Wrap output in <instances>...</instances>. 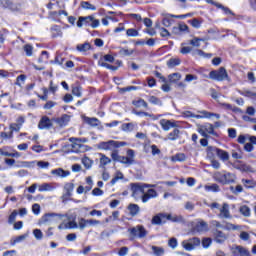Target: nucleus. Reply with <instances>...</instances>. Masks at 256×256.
I'll return each mask as SVG.
<instances>
[{
    "mask_svg": "<svg viewBox=\"0 0 256 256\" xmlns=\"http://www.w3.org/2000/svg\"><path fill=\"white\" fill-rule=\"evenodd\" d=\"M51 174L55 175L56 177L65 178V177H69L71 175V172L65 171L62 168H58V169L52 170Z\"/></svg>",
    "mask_w": 256,
    "mask_h": 256,
    "instance_id": "nucleus-24",
    "label": "nucleus"
},
{
    "mask_svg": "<svg viewBox=\"0 0 256 256\" xmlns=\"http://www.w3.org/2000/svg\"><path fill=\"white\" fill-rule=\"evenodd\" d=\"M33 235H34L35 239H37L38 241H41V239H43V232H41V230H39V229H34Z\"/></svg>",
    "mask_w": 256,
    "mask_h": 256,
    "instance_id": "nucleus-59",
    "label": "nucleus"
},
{
    "mask_svg": "<svg viewBox=\"0 0 256 256\" xmlns=\"http://www.w3.org/2000/svg\"><path fill=\"white\" fill-rule=\"evenodd\" d=\"M200 113H201V115H195L191 111H184L182 113V115L186 119H189V118H194V119H211V117H216V119H221V116L219 114L210 113V112L205 111V110L201 111Z\"/></svg>",
    "mask_w": 256,
    "mask_h": 256,
    "instance_id": "nucleus-3",
    "label": "nucleus"
},
{
    "mask_svg": "<svg viewBox=\"0 0 256 256\" xmlns=\"http://www.w3.org/2000/svg\"><path fill=\"white\" fill-rule=\"evenodd\" d=\"M135 115H138V117H151L154 121H157V119H159V117H161V115H158V116H154V115H151L147 112H134Z\"/></svg>",
    "mask_w": 256,
    "mask_h": 256,
    "instance_id": "nucleus-42",
    "label": "nucleus"
},
{
    "mask_svg": "<svg viewBox=\"0 0 256 256\" xmlns=\"http://www.w3.org/2000/svg\"><path fill=\"white\" fill-rule=\"evenodd\" d=\"M181 80V74L180 73H172L168 75V81L169 83H177V81Z\"/></svg>",
    "mask_w": 256,
    "mask_h": 256,
    "instance_id": "nucleus-37",
    "label": "nucleus"
},
{
    "mask_svg": "<svg viewBox=\"0 0 256 256\" xmlns=\"http://www.w3.org/2000/svg\"><path fill=\"white\" fill-rule=\"evenodd\" d=\"M160 125L164 131H169V129H173V127H177V124L171 120L162 119L160 121Z\"/></svg>",
    "mask_w": 256,
    "mask_h": 256,
    "instance_id": "nucleus-19",
    "label": "nucleus"
},
{
    "mask_svg": "<svg viewBox=\"0 0 256 256\" xmlns=\"http://www.w3.org/2000/svg\"><path fill=\"white\" fill-rule=\"evenodd\" d=\"M200 245L201 240L197 237L182 241V247L185 249V251H193L195 247H199Z\"/></svg>",
    "mask_w": 256,
    "mask_h": 256,
    "instance_id": "nucleus-6",
    "label": "nucleus"
},
{
    "mask_svg": "<svg viewBox=\"0 0 256 256\" xmlns=\"http://www.w3.org/2000/svg\"><path fill=\"white\" fill-rule=\"evenodd\" d=\"M84 123H87L88 125H91V127H97L99 125V119L97 118H89V117H83Z\"/></svg>",
    "mask_w": 256,
    "mask_h": 256,
    "instance_id": "nucleus-33",
    "label": "nucleus"
},
{
    "mask_svg": "<svg viewBox=\"0 0 256 256\" xmlns=\"http://www.w3.org/2000/svg\"><path fill=\"white\" fill-rule=\"evenodd\" d=\"M220 213L218 217L220 219H232L231 211L229 210V204L223 203L222 207L219 209Z\"/></svg>",
    "mask_w": 256,
    "mask_h": 256,
    "instance_id": "nucleus-11",
    "label": "nucleus"
},
{
    "mask_svg": "<svg viewBox=\"0 0 256 256\" xmlns=\"http://www.w3.org/2000/svg\"><path fill=\"white\" fill-rule=\"evenodd\" d=\"M73 189H75V184L73 183H66L64 185V195L63 198L64 199H69V197H71L72 193H73Z\"/></svg>",
    "mask_w": 256,
    "mask_h": 256,
    "instance_id": "nucleus-20",
    "label": "nucleus"
},
{
    "mask_svg": "<svg viewBox=\"0 0 256 256\" xmlns=\"http://www.w3.org/2000/svg\"><path fill=\"white\" fill-rule=\"evenodd\" d=\"M239 212L244 217H251V208H249V206H247V205L241 206L240 209H239Z\"/></svg>",
    "mask_w": 256,
    "mask_h": 256,
    "instance_id": "nucleus-36",
    "label": "nucleus"
},
{
    "mask_svg": "<svg viewBox=\"0 0 256 256\" xmlns=\"http://www.w3.org/2000/svg\"><path fill=\"white\" fill-rule=\"evenodd\" d=\"M98 65H100V67L110 69L111 71H117V69H119L117 66H112L109 63L105 62V60H99Z\"/></svg>",
    "mask_w": 256,
    "mask_h": 256,
    "instance_id": "nucleus-39",
    "label": "nucleus"
},
{
    "mask_svg": "<svg viewBox=\"0 0 256 256\" xmlns=\"http://www.w3.org/2000/svg\"><path fill=\"white\" fill-rule=\"evenodd\" d=\"M56 221H62L59 225V227H62V225H66V227L69 226V217L65 215L58 214V218Z\"/></svg>",
    "mask_w": 256,
    "mask_h": 256,
    "instance_id": "nucleus-40",
    "label": "nucleus"
},
{
    "mask_svg": "<svg viewBox=\"0 0 256 256\" xmlns=\"http://www.w3.org/2000/svg\"><path fill=\"white\" fill-rule=\"evenodd\" d=\"M218 103H220L221 107L224 108L226 111H233V113H241V108L237 106H233L229 103L221 102V100H218Z\"/></svg>",
    "mask_w": 256,
    "mask_h": 256,
    "instance_id": "nucleus-18",
    "label": "nucleus"
},
{
    "mask_svg": "<svg viewBox=\"0 0 256 256\" xmlns=\"http://www.w3.org/2000/svg\"><path fill=\"white\" fill-rule=\"evenodd\" d=\"M111 157L113 161H117L119 163V160L121 159V156L119 155V151L112 150Z\"/></svg>",
    "mask_w": 256,
    "mask_h": 256,
    "instance_id": "nucleus-62",
    "label": "nucleus"
},
{
    "mask_svg": "<svg viewBox=\"0 0 256 256\" xmlns=\"http://www.w3.org/2000/svg\"><path fill=\"white\" fill-rule=\"evenodd\" d=\"M214 129L212 124H204L198 125L197 131L202 137H209V135H213Z\"/></svg>",
    "mask_w": 256,
    "mask_h": 256,
    "instance_id": "nucleus-9",
    "label": "nucleus"
},
{
    "mask_svg": "<svg viewBox=\"0 0 256 256\" xmlns=\"http://www.w3.org/2000/svg\"><path fill=\"white\" fill-rule=\"evenodd\" d=\"M241 182L246 189H253L256 186L255 180L242 179Z\"/></svg>",
    "mask_w": 256,
    "mask_h": 256,
    "instance_id": "nucleus-35",
    "label": "nucleus"
},
{
    "mask_svg": "<svg viewBox=\"0 0 256 256\" xmlns=\"http://www.w3.org/2000/svg\"><path fill=\"white\" fill-rule=\"evenodd\" d=\"M82 165H84L85 169H91L93 167V160L86 156L82 158Z\"/></svg>",
    "mask_w": 256,
    "mask_h": 256,
    "instance_id": "nucleus-41",
    "label": "nucleus"
},
{
    "mask_svg": "<svg viewBox=\"0 0 256 256\" xmlns=\"http://www.w3.org/2000/svg\"><path fill=\"white\" fill-rule=\"evenodd\" d=\"M0 5H2V7H5V9H10L11 11L21 10V4H15L11 2V0H1Z\"/></svg>",
    "mask_w": 256,
    "mask_h": 256,
    "instance_id": "nucleus-12",
    "label": "nucleus"
},
{
    "mask_svg": "<svg viewBox=\"0 0 256 256\" xmlns=\"http://www.w3.org/2000/svg\"><path fill=\"white\" fill-rule=\"evenodd\" d=\"M24 52L27 55V57H31V55H33V46L26 44L24 46Z\"/></svg>",
    "mask_w": 256,
    "mask_h": 256,
    "instance_id": "nucleus-54",
    "label": "nucleus"
},
{
    "mask_svg": "<svg viewBox=\"0 0 256 256\" xmlns=\"http://www.w3.org/2000/svg\"><path fill=\"white\" fill-rule=\"evenodd\" d=\"M69 121H71V116L67 114H63L60 118L54 119V123H56L58 127H67V125H69Z\"/></svg>",
    "mask_w": 256,
    "mask_h": 256,
    "instance_id": "nucleus-14",
    "label": "nucleus"
},
{
    "mask_svg": "<svg viewBox=\"0 0 256 256\" xmlns=\"http://www.w3.org/2000/svg\"><path fill=\"white\" fill-rule=\"evenodd\" d=\"M165 223V213H159L152 218V225H163Z\"/></svg>",
    "mask_w": 256,
    "mask_h": 256,
    "instance_id": "nucleus-22",
    "label": "nucleus"
},
{
    "mask_svg": "<svg viewBox=\"0 0 256 256\" xmlns=\"http://www.w3.org/2000/svg\"><path fill=\"white\" fill-rule=\"evenodd\" d=\"M195 230L198 233H203V231H208L209 230V225L205 221H200L196 224Z\"/></svg>",
    "mask_w": 256,
    "mask_h": 256,
    "instance_id": "nucleus-26",
    "label": "nucleus"
},
{
    "mask_svg": "<svg viewBox=\"0 0 256 256\" xmlns=\"http://www.w3.org/2000/svg\"><path fill=\"white\" fill-rule=\"evenodd\" d=\"M224 229L226 231H240L241 226L237 224H233L231 222H226L224 225Z\"/></svg>",
    "mask_w": 256,
    "mask_h": 256,
    "instance_id": "nucleus-29",
    "label": "nucleus"
},
{
    "mask_svg": "<svg viewBox=\"0 0 256 256\" xmlns=\"http://www.w3.org/2000/svg\"><path fill=\"white\" fill-rule=\"evenodd\" d=\"M53 127V122L48 116H43L39 123H38V129H51Z\"/></svg>",
    "mask_w": 256,
    "mask_h": 256,
    "instance_id": "nucleus-13",
    "label": "nucleus"
},
{
    "mask_svg": "<svg viewBox=\"0 0 256 256\" xmlns=\"http://www.w3.org/2000/svg\"><path fill=\"white\" fill-rule=\"evenodd\" d=\"M38 191L40 193L55 191V186H53V184H51V183H42V184L38 185Z\"/></svg>",
    "mask_w": 256,
    "mask_h": 256,
    "instance_id": "nucleus-21",
    "label": "nucleus"
},
{
    "mask_svg": "<svg viewBox=\"0 0 256 256\" xmlns=\"http://www.w3.org/2000/svg\"><path fill=\"white\" fill-rule=\"evenodd\" d=\"M187 160V156L183 153H178L171 157L172 163H183V161Z\"/></svg>",
    "mask_w": 256,
    "mask_h": 256,
    "instance_id": "nucleus-28",
    "label": "nucleus"
},
{
    "mask_svg": "<svg viewBox=\"0 0 256 256\" xmlns=\"http://www.w3.org/2000/svg\"><path fill=\"white\" fill-rule=\"evenodd\" d=\"M181 65V60L179 58H171L167 61V67L169 69H173V67H177Z\"/></svg>",
    "mask_w": 256,
    "mask_h": 256,
    "instance_id": "nucleus-31",
    "label": "nucleus"
},
{
    "mask_svg": "<svg viewBox=\"0 0 256 256\" xmlns=\"http://www.w3.org/2000/svg\"><path fill=\"white\" fill-rule=\"evenodd\" d=\"M213 179L221 185H231V183H236L237 175L228 171H222L214 173Z\"/></svg>",
    "mask_w": 256,
    "mask_h": 256,
    "instance_id": "nucleus-1",
    "label": "nucleus"
},
{
    "mask_svg": "<svg viewBox=\"0 0 256 256\" xmlns=\"http://www.w3.org/2000/svg\"><path fill=\"white\" fill-rule=\"evenodd\" d=\"M127 145H129L127 142L109 140L107 142H100L98 144V149H102L103 151H114L121 147H127Z\"/></svg>",
    "mask_w": 256,
    "mask_h": 256,
    "instance_id": "nucleus-2",
    "label": "nucleus"
},
{
    "mask_svg": "<svg viewBox=\"0 0 256 256\" xmlns=\"http://www.w3.org/2000/svg\"><path fill=\"white\" fill-rule=\"evenodd\" d=\"M214 241L219 244H222L227 241V234L221 230H215L214 232Z\"/></svg>",
    "mask_w": 256,
    "mask_h": 256,
    "instance_id": "nucleus-17",
    "label": "nucleus"
},
{
    "mask_svg": "<svg viewBox=\"0 0 256 256\" xmlns=\"http://www.w3.org/2000/svg\"><path fill=\"white\" fill-rule=\"evenodd\" d=\"M27 239V234L17 236L13 242L12 245H17V243H21V241H25Z\"/></svg>",
    "mask_w": 256,
    "mask_h": 256,
    "instance_id": "nucleus-55",
    "label": "nucleus"
},
{
    "mask_svg": "<svg viewBox=\"0 0 256 256\" xmlns=\"http://www.w3.org/2000/svg\"><path fill=\"white\" fill-rule=\"evenodd\" d=\"M128 231L132 237H138L139 239H145L147 237V230L141 225L130 228Z\"/></svg>",
    "mask_w": 256,
    "mask_h": 256,
    "instance_id": "nucleus-7",
    "label": "nucleus"
},
{
    "mask_svg": "<svg viewBox=\"0 0 256 256\" xmlns=\"http://www.w3.org/2000/svg\"><path fill=\"white\" fill-rule=\"evenodd\" d=\"M133 105H135V107H147V102H145V100L140 99L137 101H133Z\"/></svg>",
    "mask_w": 256,
    "mask_h": 256,
    "instance_id": "nucleus-63",
    "label": "nucleus"
},
{
    "mask_svg": "<svg viewBox=\"0 0 256 256\" xmlns=\"http://www.w3.org/2000/svg\"><path fill=\"white\" fill-rule=\"evenodd\" d=\"M78 227L79 225H77V222L68 220V226L67 225L58 226V229L62 231L64 229H77Z\"/></svg>",
    "mask_w": 256,
    "mask_h": 256,
    "instance_id": "nucleus-30",
    "label": "nucleus"
},
{
    "mask_svg": "<svg viewBox=\"0 0 256 256\" xmlns=\"http://www.w3.org/2000/svg\"><path fill=\"white\" fill-rule=\"evenodd\" d=\"M168 221H173L174 223H177L179 221H181V217L177 216V215H172V214H167L165 213V223H167Z\"/></svg>",
    "mask_w": 256,
    "mask_h": 256,
    "instance_id": "nucleus-38",
    "label": "nucleus"
},
{
    "mask_svg": "<svg viewBox=\"0 0 256 256\" xmlns=\"http://www.w3.org/2000/svg\"><path fill=\"white\" fill-rule=\"evenodd\" d=\"M0 137L1 139H3V141H7L9 139H13V132H1L0 133Z\"/></svg>",
    "mask_w": 256,
    "mask_h": 256,
    "instance_id": "nucleus-51",
    "label": "nucleus"
},
{
    "mask_svg": "<svg viewBox=\"0 0 256 256\" xmlns=\"http://www.w3.org/2000/svg\"><path fill=\"white\" fill-rule=\"evenodd\" d=\"M232 253L235 256H251V253L249 252V250H247L243 246H235V247H233L232 248Z\"/></svg>",
    "mask_w": 256,
    "mask_h": 256,
    "instance_id": "nucleus-15",
    "label": "nucleus"
},
{
    "mask_svg": "<svg viewBox=\"0 0 256 256\" xmlns=\"http://www.w3.org/2000/svg\"><path fill=\"white\" fill-rule=\"evenodd\" d=\"M230 191L234 193V195H239V193H243V186L237 185L236 187L230 186Z\"/></svg>",
    "mask_w": 256,
    "mask_h": 256,
    "instance_id": "nucleus-49",
    "label": "nucleus"
},
{
    "mask_svg": "<svg viewBox=\"0 0 256 256\" xmlns=\"http://www.w3.org/2000/svg\"><path fill=\"white\" fill-rule=\"evenodd\" d=\"M81 91H82L81 86L72 87V95H75L76 97H81V95H82Z\"/></svg>",
    "mask_w": 256,
    "mask_h": 256,
    "instance_id": "nucleus-53",
    "label": "nucleus"
},
{
    "mask_svg": "<svg viewBox=\"0 0 256 256\" xmlns=\"http://www.w3.org/2000/svg\"><path fill=\"white\" fill-rule=\"evenodd\" d=\"M58 216L59 214L55 213L45 214L44 216L41 217L39 225H51L53 221H57Z\"/></svg>",
    "mask_w": 256,
    "mask_h": 256,
    "instance_id": "nucleus-10",
    "label": "nucleus"
},
{
    "mask_svg": "<svg viewBox=\"0 0 256 256\" xmlns=\"http://www.w3.org/2000/svg\"><path fill=\"white\" fill-rule=\"evenodd\" d=\"M216 155H217V157H219V159L221 160V161H229V152H227V151H225V150H222V149H219V148H217L216 149Z\"/></svg>",
    "mask_w": 256,
    "mask_h": 256,
    "instance_id": "nucleus-25",
    "label": "nucleus"
},
{
    "mask_svg": "<svg viewBox=\"0 0 256 256\" xmlns=\"http://www.w3.org/2000/svg\"><path fill=\"white\" fill-rule=\"evenodd\" d=\"M209 79L213 81H225L229 79V74L225 67H220L218 70H213L209 73Z\"/></svg>",
    "mask_w": 256,
    "mask_h": 256,
    "instance_id": "nucleus-5",
    "label": "nucleus"
},
{
    "mask_svg": "<svg viewBox=\"0 0 256 256\" xmlns=\"http://www.w3.org/2000/svg\"><path fill=\"white\" fill-rule=\"evenodd\" d=\"M36 165L40 168V169H49V162H45V161H36L35 162Z\"/></svg>",
    "mask_w": 256,
    "mask_h": 256,
    "instance_id": "nucleus-56",
    "label": "nucleus"
},
{
    "mask_svg": "<svg viewBox=\"0 0 256 256\" xmlns=\"http://www.w3.org/2000/svg\"><path fill=\"white\" fill-rule=\"evenodd\" d=\"M118 163H122V165H133L135 163V151L133 149L127 150V156H120V160Z\"/></svg>",
    "mask_w": 256,
    "mask_h": 256,
    "instance_id": "nucleus-8",
    "label": "nucleus"
},
{
    "mask_svg": "<svg viewBox=\"0 0 256 256\" xmlns=\"http://www.w3.org/2000/svg\"><path fill=\"white\" fill-rule=\"evenodd\" d=\"M119 53L123 55L124 57H129L130 55H133V50H129L126 48H121Z\"/></svg>",
    "mask_w": 256,
    "mask_h": 256,
    "instance_id": "nucleus-58",
    "label": "nucleus"
},
{
    "mask_svg": "<svg viewBox=\"0 0 256 256\" xmlns=\"http://www.w3.org/2000/svg\"><path fill=\"white\" fill-rule=\"evenodd\" d=\"M126 35L128 37H139V31L133 29V28H130L126 31Z\"/></svg>",
    "mask_w": 256,
    "mask_h": 256,
    "instance_id": "nucleus-52",
    "label": "nucleus"
},
{
    "mask_svg": "<svg viewBox=\"0 0 256 256\" xmlns=\"http://www.w3.org/2000/svg\"><path fill=\"white\" fill-rule=\"evenodd\" d=\"M149 185L147 184H140V183H134L131 184V191H132V197L139 201V199L143 200V195H145V189H147Z\"/></svg>",
    "mask_w": 256,
    "mask_h": 256,
    "instance_id": "nucleus-4",
    "label": "nucleus"
},
{
    "mask_svg": "<svg viewBox=\"0 0 256 256\" xmlns=\"http://www.w3.org/2000/svg\"><path fill=\"white\" fill-rule=\"evenodd\" d=\"M89 49H91V44H89V43L79 44L77 46V50L82 53L89 51Z\"/></svg>",
    "mask_w": 256,
    "mask_h": 256,
    "instance_id": "nucleus-43",
    "label": "nucleus"
},
{
    "mask_svg": "<svg viewBox=\"0 0 256 256\" xmlns=\"http://www.w3.org/2000/svg\"><path fill=\"white\" fill-rule=\"evenodd\" d=\"M204 189L212 193H219V191H221V188L217 184L205 185Z\"/></svg>",
    "mask_w": 256,
    "mask_h": 256,
    "instance_id": "nucleus-32",
    "label": "nucleus"
},
{
    "mask_svg": "<svg viewBox=\"0 0 256 256\" xmlns=\"http://www.w3.org/2000/svg\"><path fill=\"white\" fill-rule=\"evenodd\" d=\"M9 129H10V132H12V134H13L14 131L16 133H18V131H21V126H19L16 123H12V124H10Z\"/></svg>",
    "mask_w": 256,
    "mask_h": 256,
    "instance_id": "nucleus-61",
    "label": "nucleus"
},
{
    "mask_svg": "<svg viewBox=\"0 0 256 256\" xmlns=\"http://www.w3.org/2000/svg\"><path fill=\"white\" fill-rule=\"evenodd\" d=\"M99 157H100L99 167H100V169H105V167H107V165H109L111 163V158L107 157L103 153H100Z\"/></svg>",
    "mask_w": 256,
    "mask_h": 256,
    "instance_id": "nucleus-23",
    "label": "nucleus"
},
{
    "mask_svg": "<svg viewBox=\"0 0 256 256\" xmlns=\"http://www.w3.org/2000/svg\"><path fill=\"white\" fill-rule=\"evenodd\" d=\"M168 139L170 141H175V140L179 139V129H174L171 133H169Z\"/></svg>",
    "mask_w": 256,
    "mask_h": 256,
    "instance_id": "nucleus-45",
    "label": "nucleus"
},
{
    "mask_svg": "<svg viewBox=\"0 0 256 256\" xmlns=\"http://www.w3.org/2000/svg\"><path fill=\"white\" fill-rule=\"evenodd\" d=\"M82 8L83 9H89L90 11H96L97 10V7L93 6L89 2H82Z\"/></svg>",
    "mask_w": 256,
    "mask_h": 256,
    "instance_id": "nucleus-57",
    "label": "nucleus"
},
{
    "mask_svg": "<svg viewBox=\"0 0 256 256\" xmlns=\"http://www.w3.org/2000/svg\"><path fill=\"white\" fill-rule=\"evenodd\" d=\"M71 141V147H72V151L73 153H78L79 149H81V144L74 142L75 138H70Z\"/></svg>",
    "mask_w": 256,
    "mask_h": 256,
    "instance_id": "nucleus-46",
    "label": "nucleus"
},
{
    "mask_svg": "<svg viewBox=\"0 0 256 256\" xmlns=\"http://www.w3.org/2000/svg\"><path fill=\"white\" fill-rule=\"evenodd\" d=\"M128 211L132 217H136V215H139L141 208L137 204H130L128 206Z\"/></svg>",
    "mask_w": 256,
    "mask_h": 256,
    "instance_id": "nucleus-27",
    "label": "nucleus"
},
{
    "mask_svg": "<svg viewBox=\"0 0 256 256\" xmlns=\"http://www.w3.org/2000/svg\"><path fill=\"white\" fill-rule=\"evenodd\" d=\"M135 129V124L134 123H125L122 125V131H133Z\"/></svg>",
    "mask_w": 256,
    "mask_h": 256,
    "instance_id": "nucleus-48",
    "label": "nucleus"
},
{
    "mask_svg": "<svg viewBox=\"0 0 256 256\" xmlns=\"http://www.w3.org/2000/svg\"><path fill=\"white\" fill-rule=\"evenodd\" d=\"M119 179H123V173L120 171H117L114 178L111 180V185H115V183H117V181H119Z\"/></svg>",
    "mask_w": 256,
    "mask_h": 256,
    "instance_id": "nucleus-50",
    "label": "nucleus"
},
{
    "mask_svg": "<svg viewBox=\"0 0 256 256\" xmlns=\"http://www.w3.org/2000/svg\"><path fill=\"white\" fill-rule=\"evenodd\" d=\"M215 155H217V148H215L213 146H209L207 148V157H208V159H210V161L215 159Z\"/></svg>",
    "mask_w": 256,
    "mask_h": 256,
    "instance_id": "nucleus-34",
    "label": "nucleus"
},
{
    "mask_svg": "<svg viewBox=\"0 0 256 256\" xmlns=\"http://www.w3.org/2000/svg\"><path fill=\"white\" fill-rule=\"evenodd\" d=\"M157 197V191L155 189H145L144 195L142 196V203H147L149 199H155Z\"/></svg>",
    "mask_w": 256,
    "mask_h": 256,
    "instance_id": "nucleus-16",
    "label": "nucleus"
},
{
    "mask_svg": "<svg viewBox=\"0 0 256 256\" xmlns=\"http://www.w3.org/2000/svg\"><path fill=\"white\" fill-rule=\"evenodd\" d=\"M201 41H205V39L195 37L190 40V45H192V47H201Z\"/></svg>",
    "mask_w": 256,
    "mask_h": 256,
    "instance_id": "nucleus-47",
    "label": "nucleus"
},
{
    "mask_svg": "<svg viewBox=\"0 0 256 256\" xmlns=\"http://www.w3.org/2000/svg\"><path fill=\"white\" fill-rule=\"evenodd\" d=\"M148 101L152 103V105H161V100L155 96H150Z\"/></svg>",
    "mask_w": 256,
    "mask_h": 256,
    "instance_id": "nucleus-64",
    "label": "nucleus"
},
{
    "mask_svg": "<svg viewBox=\"0 0 256 256\" xmlns=\"http://www.w3.org/2000/svg\"><path fill=\"white\" fill-rule=\"evenodd\" d=\"M87 225H89V223H88V220H85V218H81V219L78 221V227H79V229H81V230L85 229V227H87Z\"/></svg>",
    "mask_w": 256,
    "mask_h": 256,
    "instance_id": "nucleus-60",
    "label": "nucleus"
},
{
    "mask_svg": "<svg viewBox=\"0 0 256 256\" xmlns=\"http://www.w3.org/2000/svg\"><path fill=\"white\" fill-rule=\"evenodd\" d=\"M152 251L155 256H163L165 255V250L161 247L152 246Z\"/></svg>",
    "mask_w": 256,
    "mask_h": 256,
    "instance_id": "nucleus-44",
    "label": "nucleus"
}]
</instances>
